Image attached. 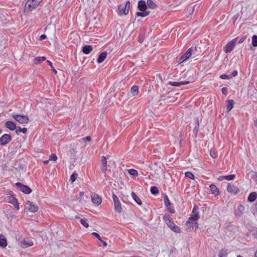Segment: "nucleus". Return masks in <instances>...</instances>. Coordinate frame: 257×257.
<instances>
[{
  "label": "nucleus",
  "instance_id": "1",
  "mask_svg": "<svg viewBox=\"0 0 257 257\" xmlns=\"http://www.w3.org/2000/svg\"><path fill=\"white\" fill-rule=\"evenodd\" d=\"M43 0H28L25 6V11H32L37 8Z\"/></svg>",
  "mask_w": 257,
  "mask_h": 257
},
{
  "label": "nucleus",
  "instance_id": "2",
  "mask_svg": "<svg viewBox=\"0 0 257 257\" xmlns=\"http://www.w3.org/2000/svg\"><path fill=\"white\" fill-rule=\"evenodd\" d=\"M130 7V2L129 1H126L125 5H120L118 6L117 11L118 14L120 16L122 15H126L128 14Z\"/></svg>",
  "mask_w": 257,
  "mask_h": 257
},
{
  "label": "nucleus",
  "instance_id": "3",
  "mask_svg": "<svg viewBox=\"0 0 257 257\" xmlns=\"http://www.w3.org/2000/svg\"><path fill=\"white\" fill-rule=\"evenodd\" d=\"M12 117L20 123H27L29 121L28 117L25 115H20L14 113L12 114Z\"/></svg>",
  "mask_w": 257,
  "mask_h": 257
},
{
  "label": "nucleus",
  "instance_id": "4",
  "mask_svg": "<svg viewBox=\"0 0 257 257\" xmlns=\"http://www.w3.org/2000/svg\"><path fill=\"white\" fill-rule=\"evenodd\" d=\"M237 39V38H236L228 42L223 47V51L226 53H230L234 48Z\"/></svg>",
  "mask_w": 257,
  "mask_h": 257
},
{
  "label": "nucleus",
  "instance_id": "5",
  "mask_svg": "<svg viewBox=\"0 0 257 257\" xmlns=\"http://www.w3.org/2000/svg\"><path fill=\"white\" fill-rule=\"evenodd\" d=\"M17 187L25 194H29L32 192V190L27 186L22 184L20 182L16 183Z\"/></svg>",
  "mask_w": 257,
  "mask_h": 257
},
{
  "label": "nucleus",
  "instance_id": "6",
  "mask_svg": "<svg viewBox=\"0 0 257 257\" xmlns=\"http://www.w3.org/2000/svg\"><path fill=\"white\" fill-rule=\"evenodd\" d=\"M192 52L193 49L192 48L188 49L186 53L179 58V63H183L189 58L192 54Z\"/></svg>",
  "mask_w": 257,
  "mask_h": 257
},
{
  "label": "nucleus",
  "instance_id": "7",
  "mask_svg": "<svg viewBox=\"0 0 257 257\" xmlns=\"http://www.w3.org/2000/svg\"><path fill=\"white\" fill-rule=\"evenodd\" d=\"M26 208L32 212H35L38 210V206L35 203L28 201L26 204Z\"/></svg>",
  "mask_w": 257,
  "mask_h": 257
},
{
  "label": "nucleus",
  "instance_id": "8",
  "mask_svg": "<svg viewBox=\"0 0 257 257\" xmlns=\"http://www.w3.org/2000/svg\"><path fill=\"white\" fill-rule=\"evenodd\" d=\"M12 140L11 136L9 134H4L0 138V145H5Z\"/></svg>",
  "mask_w": 257,
  "mask_h": 257
},
{
  "label": "nucleus",
  "instance_id": "9",
  "mask_svg": "<svg viewBox=\"0 0 257 257\" xmlns=\"http://www.w3.org/2000/svg\"><path fill=\"white\" fill-rule=\"evenodd\" d=\"M164 203L165 204L167 208V210L171 213H174L175 211L174 208L172 206L171 202L169 199V198L167 195H165L164 198Z\"/></svg>",
  "mask_w": 257,
  "mask_h": 257
},
{
  "label": "nucleus",
  "instance_id": "10",
  "mask_svg": "<svg viewBox=\"0 0 257 257\" xmlns=\"http://www.w3.org/2000/svg\"><path fill=\"white\" fill-rule=\"evenodd\" d=\"M100 169L104 174L106 173V171L107 170V161L106 158L105 156H102L100 160Z\"/></svg>",
  "mask_w": 257,
  "mask_h": 257
},
{
  "label": "nucleus",
  "instance_id": "11",
  "mask_svg": "<svg viewBox=\"0 0 257 257\" xmlns=\"http://www.w3.org/2000/svg\"><path fill=\"white\" fill-rule=\"evenodd\" d=\"M193 214L188 218V223L190 221H196L199 219V214L198 211H195V206L194 207L192 212Z\"/></svg>",
  "mask_w": 257,
  "mask_h": 257
},
{
  "label": "nucleus",
  "instance_id": "12",
  "mask_svg": "<svg viewBox=\"0 0 257 257\" xmlns=\"http://www.w3.org/2000/svg\"><path fill=\"white\" fill-rule=\"evenodd\" d=\"M167 225L172 230L176 233H179L181 232L180 228L179 226H177L173 221H169Z\"/></svg>",
  "mask_w": 257,
  "mask_h": 257
},
{
  "label": "nucleus",
  "instance_id": "13",
  "mask_svg": "<svg viewBox=\"0 0 257 257\" xmlns=\"http://www.w3.org/2000/svg\"><path fill=\"white\" fill-rule=\"evenodd\" d=\"M147 9V3L145 1L140 0L138 3V9L142 12L146 11Z\"/></svg>",
  "mask_w": 257,
  "mask_h": 257
},
{
  "label": "nucleus",
  "instance_id": "14",
  "mask_svg": "<svg viewBox=\"0 0 257 257\" xmlns=\"http://www.w3.org/2000/svg\"><path fill=\"white\" fill-rule=\"evenodd\" d=\"M227 191L230 193H237L239 191V189L233 185L229 184L227 187Z\"/></svg>",
  "mask_w": 257,
  "mask_h": 257
},
{
  "label": "nucleus",
  "instance_id": "15",
  "mask_svg": "<svg viewBox=\"0 0 257 257\" xmlns=\"http://www.w3.org/2000/svg\"><path fill=\"white\" fill-rule=\"evenodd\" d=\"M91 200L93 203L98 205L101 203V198L97 194H94L91 196Z\"/></svg>",
  "mask_w": 257,
  "mask_h": 257
},
{
  "label": "nucleus",
  "instance_id": "16",
  "mask_svg": "<svg viewBox=\"0 0 257 257\" xmlns=\"http://www.w3.org/2000/svg\"><path fill=\"white\" fill-rule=\"evenodd\" d=\"M5 126L7 128L10 129L11 131L17 129L16 123L12 121H8L5 123Z\"/></svg>",
  "mask_w": 257,
  "mask_h": 257
},
{
  "label": "nucleus",
  "instance_id": "17",
  "mask_svg": "<svg viewBox=\"0 0 257 257\" xmlns=\"http://www.w3.org/2000/svg\"><path fill=\"white\" fill-rule=\"evenodd\" d=\"M235 177V176L234 174L229 175L227 176H221L219 177L218 180L219 181H222L223 180L230 181L233 180Z\"/></svg>",
  "mask_w": 257,
  "mask_h": 257
},
{
  "label": "nucleus",
  "instance_id": "18",
  "mask_svg": "<svg viewBox=\"0 0 257 257\" xmlns=\"http://www.w3.org/2000/svg\"><path fill=\"white\" fill-rule=\"evenodd\" d=\"M107 55V53L105 51L101 53L98 56L97 62L98 63H101L105 60Z\"/></svg>",
  "mask_w": 257,
  "mask_h": 257
},
{
  "label": "nucleus",
  "instance_id": "19",
  "mask_svg": "<svg viewBox=\"0 0 257 257\" xmlns=\"http://www.w3.org/2000/svg\"><path fill=\"white\" fill-rule=\"evenodd\" d=\"M210 188L211 190V193L215 195H219V191L218 189L214 184H211L210 185Z\"/></svg>",
  "mask_w": 257,
  "mask_h": 257
},
{
  "label": "nucleus",
  "instance_id": "20",
  "mask_svg": "<svg viewBox=\"0 0 257 257\" xmlns=\"http://www.w3.org/2000/svg\"><path fill=\"white\" fill-rule=\"evenodd\" d=\"M226 102L227 103L226 111L227 112H229L233 108L234 102L232 99L227 100Z\"/></svg>",
  "mask_w": 257,
  "mask_h": 257
},
{
  "label": "nucleus",
  "instance_id": "21",
  "mask_svg": "<svg viewBox=\"0 0 257 257\" xmlns=\"http://www.w3.org/2000/svg\"><path fill=\"white\" fill-rule=\"evenodd\" d=\"M93 50L92 47L90 45H86L83 47L82 52L85 54H89Z\"/></svg>",
  "mask_w": 257,
  "mask_h": 257
},
{
  "label": "nucleus",
  "instance_id": "22",
  "mask_svg": "<svg viewBox=\"0 0 257 257\" xmlns=\"http://www.w3.org/2000/svg\"><path fill=\"white\" fill-rule=\"evenodd\" d=\"M185 225L188 228H193L194 226H196V227H198V224L197 221H194V222L193 221H190L189 223H188V220L186 221L185 223Z\"/></svg>",
  "mask_w": 257,
  "mask_h": 257
},
{
  "label": "nucleus",
  "instance_id": "23",
  "mask_svg": "<svg viewBox=\"0 0 257 257\" xmlns=\"http://www.w3.org/2000/svg\"><path fill=\"white\" fill-rule=\"evenodd\" d=\"M131 195L132 198L136 202V203L138 204L141 205L142 204V202L141 200L140 199V198L137 195V194L135 192H132Z\"/></svg>",
  "mask_w": 257,
  "mask_h": 257
},
{
  "label": "nucleus",
  "instance_id": "24",
  "mask_svg": "<svg viewBox=\"0 0 257 257\" xmlns=\"http://www.w3.org/2000/svg\"><path fill=\"white\" fill-rule=\"evenodd\" d=\"M257 198V193L253 192L249 194L247 200L249 202H253Z\"/></svg>",
  "mask_w": 257,
  "mask_h": 257
},
{
  "label": "nucleus",
  "instance_id": "25",
  "mask_svg": "<svg viewBox=\"0 0 257 257\" xmlns=\"http://www.w3.org/2000/svg\"><path fill=\"white\" fill-rule=\"evenodd\" d=\"M150 12L149 11L138 12L136 13V17H146L149 15Z\"/></svg>",
  "mask_w": 257,
  "mask_h": 257
},
{
  "label": "nucleus",
  "instance_id": "26",
  "mask_svg": "<svg viewBox=\"0 0 257 257\" xmlns=\"http://www.w3.org/2000/svg\"><path fill=\"white\" fill-rule=\"evenodd\" d=\"M199 120H198V119H196V125L194 127V128L193 129V133L195 138H196L197 136V133H198V130H199Z\"/></svg>",
  "mask_w": 257,
  "mask_h": 257
},
{
  "label": "nucleus",
  "instance_id": "27",
  "mask_svg": "<svg viewBox=\"0 0 257 257\" xmlns=\"http://www.w3.org/2000/svg\"><path fill=\"white\" fill-rule=\"evenodd\" d=\"M114 204L115 211L118 213H120L122 211L121 204L120 201L116 202Z\"/></svg>",
  "mask_w": 257,
  "mask_h": 257
},
{
  "label": "nucleus",
  "instance_id": "28",
  "mask_svg": "<svg viewBox=\"0 0 257 257\" xmlns=\"http://www.w3.org/2000/svg\"><path fill=\"white\" fill-rule=\"evenodd\" d=\"M46 60L45 57H37L34 60V63L35 64H39Z\"/></svg>",
  "mask_w": 257,
  "mask_h": 257
},
{
  "label": "nucleus",
  "instance_id": "29",
  "mask_svg": "<svg viewBox=\"0 0 257 257\" xmlns=\"http://www.w3.org/2000/svg\"><path fill=\"white\" fill-rule=\"evenodd\" d=\"M131 92L133 96H136L139 93V88L136 85H134L132 87Z\"/></svg>",
  "mask_w": 257,
  "mask_h": 257
},
{
  "label": "nucleus",
  "instance_id": "30",
  "mask_svg": "<svg viewBox=\"0 0 257 257\" xmlns=\"http://www.w3.org/2000/svg\"><path fill=\"white\" fill-rule=\"evenodd\" d=\"M147 7L152 9H155L157 8V5L152 1L147 0Z\"/></svg>",
  "mask_w": 257,
  "mask_h": 257
},
{
  "label": "nucleus",
  "instance_id": "31",
  "mask_svg": "<svg viewBox=\"0 0 257 257\" xmlns=\"http://www.w3.org/2000/svg\"><path fill=\"white\" fill-rule=\"evenodd\" d=\"M27 132V128L26 127L21 128L20 126H18L16 129V133L19 134L20 133H23V134H26Z\"/></svg>",
  "mask_w": 257,
  "mask_h": 257
},
{
  "label": "nucleus",
  "instance_id": "32",
  "mask_svg": "<svg viewBox=\"0 0 257 257\" xmlns=\"http://www.w3.org/2000/svg\"><path fill=\"white\" fill-rule=\"evenodd\" d=\"M151 192L153 195H157L159 193V191L158 188L156 186H153L151 188Z\"/></svg>",
  "mask_w": 257,
  "mask_h": 257
},
{
  "label": "nucleus",
  "instance_id": "33",
  "mask_svg": "<svg viewBox=\"0 0 257 257\" xmlns=\"http://www.w3.org/2000/svg\"><path fill=\"white\" fill-rule=\"evenodd\" d=\"M128 173L132 176H137L138 175V171L134 169H131L128 170Z\"/></svg>",
  "mask_w": 257,
  "mask_h": 257
},
{
  "label": "nucleus",
  "instance_id": "34",
  "mask_svg": "<svg viewBox=\"0 0 257 257\" xmlns=\"http://www.w3.org/2000/svg\"><path fill=\"white\" fill-rule=\"evenodd\" d=\"M163 219L167 224L168 223L169 221H172L171 217L168 214H165Z\"/></svg>",
  "mask_w": 257,
  "mask_h": 257
},
{
  "label": "nucleus",
  "instance_id": "35",
  "mask_svg": "<svg viewBox=\"0 0 257 257\" xmlns=\"http://www.w3.org/2000/svg\"><path fill=\"white\" fill-rule=\"evenodd\" d=\"M23 243L24 245L27 246H31L33 245V242L30 240H24Z\"/></svg>",
  "mask_w": 257,
  "mask_h": 257
},
{
  "label": "nucleus",
  "instance_id": "36",
  "mask_svg": "<svg viewBox=\"0 0 257 257\" xmlns=\"http://www.w3.org/2000/svg\"><path fill=\"white\" fill-rule=\"evenodd\" d=\"M80 223L86 228H88L89 226V224L87 222V220L86 219L82 218L80 219Z\"/></svg>",
  "mask_w": 257,
  "mask_h": 257
},
{
  "label": "nucleus",
  "instance_id": "37",
  "mask_svg": "<svg viewBox=\"0 0 257 257\" xmlns=\"http://www.w3.org/2000/svg\"><path fill=\"white\" fill-rule=\"evenodd\" d=\"M185 177L190 178L191 179H194V176L193 174L191 172H186L185 174Z\"/></svg>",
  "mask_w": 257,
  "mask_h": 257
},
{
  "label": "nucleus",
  "instance_id": "38",
  "mask_svg": "<svg viewBox=\"0 0 257 257\" xmlns=\"http://www.w3.org/2000/svg\"><path fill=\"white\" fill-rule=\"evenodd\" d=\"M219 257H226L227 256V252L224 249H222L220 250L218 254Z\"/></svg>",
  "mask_w": 257,
  "mask_h": 257
},
{
  "label": "nucleus",
  "instance_id": "39",
  "mask_svg": "<svg viewBox=\"0 0 257 257\" xmlns=\"http://www.w3.org/2000/svg\"><path fill=\"white\" fill-rule=\"evenodd\" d=\"M181 82H172V81H170L168 83V85H171V86H181Z\"/></svg>",
  "mask_w": 257,
  "mask_h": 257
},
{
  "label": "nucleus",
  "instance_id": "40",
  "mask_svg": "<svg viewBox=\"0 0 257 257\" xmlns=\"http://www.w3.org/2000/svg\"><path fill=\"white\" fill-rule=\"evenodd\" d=\"M252 45L254 47L257 46V36L253 35L252 37Z\"/></svg>",
  "mask_w": 257,
  "mask_h": 257
},
{
  "label": "nucleus",
  "instance_id": "41",
  "mask_svg": "<svg viewBox=\"0 0 257 257\" xmlns=\"http://www.w3.org/2000/svg\"><path fill=\"white\" fill-rule=\"evenodd\" d=\"M77 177V174L76 173H73L70 176V180L72 183L74 182Z\"/></svg>",
  "mask_w": 257,
  "mask_h": 257
},
{
  "label": "nucleus",
  "instance_id": "42",
  "mask_svg": "<svg viewBox=\"0 0 257 257\" xmlns=\"http://www.w3.org/2000/svg\"><path fill=\"white\" fill-rule=\"evenodd\" d=\"M220 78L222 79H229L231 78L230 75L222 74L220 76Z\"/></svg>",
  "mask_w": 257,
  "mask_h": 257
},
{
  "label": "nucleus",
  "instance_id": "43",
  "mask_svg": "<svg viewBox=\"0 0 257 257\" xmlns=\"http://www.w3.org/2000/svg\"><path fill=\"white\" fill-rule=\"evenodd\" d=\"M238 210L242 214L244 210V207L241 204H239L238 206Z\"/></svg>",
  "mask_w": 257,
  "mask_h": 257
},
{
  "label": "nucleus",
  "instance_id": "44",
  "mask_svg": "<svg viewBox=\"0 0 257 257\" xmlns=\"http://www.w3.org/2000/svg\"><path fill=\"white\" fill-rule=\"evenodd\" d=\"M112 197L114 203H115L116 202H118L119 201V200L118 198L117 197V196L116 195L113 194L112 195Z\"/></svg>",
  "mask_w": 257,
  "mask_h": 257
},
{
  "label": "nucleus",
  "instance_id": "45",
  "mask_svg": "<svg viewBox=\"0 0 257 257\" xmlns=\"http://www.w3.org/2000/svg\"><path fill=\"white\" fill-rule=\"evenodd\" d=\"M57 159V157L55 154H52L50 156V160L52 161H56Z\"/></svg>",
  "mask_w": 257,
  "mask_h": 257
},
{
  "label": "nucleus",
  "instance_id": "46",
  "mask_svg": "<svg viewBox=\"0 0 257 257\" xmlns=\"http://www.w3.org/2000/svg\"><path fill=\"white\" fill-rule=\"evenodd\" d=\"M221 90V92L222 94H223L224 95H227L228 89L226 87H224L222 88Z\"/></svg>",
  "mask_w": 257,
  "mask_h": 257
},
{
  "label": "nucleus",
  "instance_id": "47",
  "mask_svg": "<svg viewBox=\"0 0 257 257\" xmlns=\"http://www.w3.org/2000/svg\"><path fill=\"white\" fill-rule=\"evenodd\" d=\"M246 38H247V35L243 36L239 39L238 43L239 44H241V43H243L245 41V40L246 39Z\"/></svg>",
  "mask_w": 257,
  "mask_h": 257
},
{
  "label": "nucleus",
  "instance_id": "48",
  "mask_svg": "<svg viewBox=\"0 0 257 257\" xmlns=\"http://www.w3.org/2000/svg\"><path fill=\"white\" fill-rule=\"evenodd\" d=\"M210 155L213 158H216L217 157V154L214 151L211 150Z\"/></svg>",
  "mask_w": 257,
  "mask_h": 257
},
{
  "label": "nucleus",
  "instance_id": "49",
  "mask_svg": "<svg viewBox=\"0 0 257 257\" xmlns=\"http://www.w3.org/2000/svg\"><path fill=\"white\" fill-rule=\"evenodd\" d=\"M237 73H238V72L237 70H233L231 73V75H230V76L231 77H235L236 76H237Z\"/></svg>",
  "mask_w": 257,
  "mask_h": 257
},
{
  "label": "nucleus",
  "instance_id": "50",
  "mask_svg": "<svg viewBox=\"0 0 257 257\" xmlns=\"http://www.w3.org/2000/svg\"><path fill=\"white\" fill-rule=\"evenodd\" d=\"M92 234L94 236H95L100 241H102V239H101L100 235L97 233L94 232L92 233Z\"/></svg>",
  "mask_w": 257,
  "mask_h": 257
},
{
  "label": "nucleus",
  "instance_id": "51",
  "mask_svg": "<svg viewBox=\"0 0 257 257\" xmlns=\"http://www.w3.org/2000/svg\"><path fill=\"white\" fill-rule=\"evenodd\" d=\"M82 141H83L84 142H85L86 141L89 142L91 141V137L89 136H87L86 137L83 138L82 139Z\"/></svg>",
  "mask_w": 257,
  "mask_h": 257
},
{
  "label": "nucleus",
  "instance_id": "52",
  "mask_svg": "<svg viewBox=\"0 0 257 257\" xmlns=\"http://www.w3.org/2000/svg\"><path fill=\"white\" fill-rule=\"evenodd\" d=\"M46 35H45V34H43L42 35L40 36V40H43L44 39H45L46 38Z\"/></svg>",
  "mask_w": 257,
  "mask_h": 257
},
{
  "label": "nucleus",
  "instance_id": "53",
  "mask_svg": "<svg viewBox=\"0 0 257 257\" xmlns=\"http://www.w3.org/2000/svg\"><path fill=\"white\" fill-rule=\"evenodd\" d=\"M181 85L187 84L189 83V81H181Z\"/></svg>",
  "mask_w": 257,
  "mask_h": 257
},
{
  "label": "nucleus",
  "instance_id": "54",
  "mask_svg": "<svg viewBox=\"0 0 257 257\" xmlns=\"http://www.w3.org/2000/svg\"><path fill=\"white\" fill-rule=\"evenodd\" d=\"M47 62L48 63V64H49V65L51 68L53 67V64H52V63L50 61H49V60H47Z\"/></svg>",
  "mask_w": 257,
  "mask_h": 257
},
{
  "label": "nucleus",
  "instance_id": "55",
  "mask_svg": "<svg viewBox=\"0 0 257 257\" xmlns=\"http://www.w3.org/2000/svg\"><path fill=\"white\" fill-rule=\"evenodd\" d=\"M52 71H53V72L55 74H56L57 73V70H56V69H55L53 67H52Z\"/></svg>",
  "mask_w": 257,
  "mask_h": 257
},
{
  "label": "nucleus",
  "instance_id": "56",
  "mask_svg": "<svg viewBox=\"0 0 257 257\" xmlns=\"http://www.w3.org/2000/svg\"><path fill=\"white\" fill-rule=\"evenodd\" d=\"M9 194L10 195V196H13L14 195V193L13 191H9Z\"/></svg>",
  "mask_w": 257,
  "mask_h": 257
},
{
  "label": "nucleus",
  "instance_id": "57",
  "mask_svg": "<svg viewBox=\"0 0 257 257\" xmlns=\"http://www.w3.org/2000/svg\"><path fill=\"white\" fill-rule=\"evenodd\" d=\"M15 207L17 208V210L19 209V205L18 202H17L16 204L15 205Z\"/></svg>",
  "mask_w": 257,
  "mask_h": 257
},
{
  "label": "nucleus",
  "instance_id": "58",
  "mask_svg": "<svg viewBox=\"0 0 257 257\" xmlns=\"http://www.w3.org/2000/svg\"><path fill=\"white\" fill-rule=\"evenodd\" d=\"M100 241L102 243L104 246H106L107 245V243L105 241H103L102 240V241Z\"/></svg>",
  "mask_w": 257,
  "mask_h": 257
},
{
  "label": "nucleus",
  "instance_id": "59",
  "mask_svg": "<svg viewBox=\"0 0 257 257\" xmlns=\"http://www.w3.org/2000/svg\"><path fill=\"white\" fill-rule=\"evenodd\" d=\"M254 257H257V249H256V251L254 253Z\"/></svg>",
  "mask_w": 257,
  "mask_h": 257
},
{
  "label": "nucleus",
  "instance_id": "60",
  "mask_svg": "<svg viewBox=\"0 0 257 257\" xmlns=\"http://www.w3.org/2000/svg\"><path fill=\"white\" fill-rule=\"evenodd\" d=\"M80 195L81 196V195H83V193L82 192H80Z\"/></svg>",
  "mask_w": 257,
  "mask_h": 257
},
{
  "label": "nucleus",
  "instance_id": "61",
  "mask_svg": "<svg viewBox=\"0 0 257 257\" xmlns=\"http://www.w3.org/2000/svg\"><path fill=\"white\" fill-rule=\"evenodd\" d=\"M142 41V39H139V42H142V41Z\"/></svg>",
  "mask_w": 257,
  "mask_h": 257
},
{
  "label": "nucleus",
  "instance_id": "62",
  "mask_svg": "<svg viewBox=\"0 0 257 257\" xmlns=\"http://www.w3.org/2000/svg\"><path fill=\"white\" fill-rule=\"evenodd\" d=\"M142 41V39H139V42H142V41Z\"/></svg>",
  "mask_w": 257,
  "mask_h": 257
},
{
  "label": "nucleus",
  "instance_id": "63",
  "mask_svg": "<svg viewBox=\"0 0 257 257\" xmlns=\"http://www.w3.org/2000/svg\"><path fill=\"white\" fill-rule=\"evenodd\" d=\"M237 257H242L240 255H238Z\"/></svg>",
  "mask_w": 257,
  "mask_h": 257
}]
</instances>
